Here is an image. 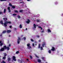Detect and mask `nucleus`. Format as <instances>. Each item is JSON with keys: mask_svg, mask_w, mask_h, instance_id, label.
<instances>
[{"mask_svg": "<svg viewBox=\"0 0 63 63\" xmlns=\"http://www.w3.org/2000/svg\"><path fill=\"white\" fill-rule=\"evenodd\" d=\"M6 48H7L8 50H9L10 49V48H9V47L8 46L7 47L6 46H4V47L1 48L0 50V51H3L4 50V49H6Z\"/></svg>", "mask_w": 63, "mask_h": 63, "instance_id": "1", "label": "nucleus"}, {"mask_svg": "<svg viewBox=\"0 0 63 63\" xmlns=\"http://www.w3.org/2000/svg\"><path fill=\"white\" fill-rule=\"evenodd\" d=\"M8 23H9V24H11V22L10 21H6L5 22L4 24V26L6 27L7 26V24H8Z\"/></svg>", "mask_w": 63, "mask_h": 63, "instance_id": "2", "label": "nucleus"}, {"mask_svg": "<svg viewBox=\"0 0 63 63\" xmlns=\"http://www.w3.org/2000/svg\"><path fill=\"white\" fill-rule=\"evenodd\" d=\"M38 28H39V29H40L41 30V32L42 33H43L44 32V30H42H42L43 29L42 28V27L40 26H39L38 27Z\"/></svg>", "mask_w": 63, "mask_h": 63, "instance_id": "3", "label": "nucleus"}, {"mask_svg": "<svg viewBox=\"0 0 63 63\" xmlns=\"http://www.w3.org/2000/svg\"><path fill=\"white\" fill-rule=\"evenodd\" d=\"M27 46H28V48H29V49H30V48H31V47L30 46V44H27Z\"/></svg>", "mask_w": 63, "mask_h": 63, "instance_id": "4", "label": "nucleus"}, {"mask_svg": "<svg viewBox=\"0 0 63 63\" xmlns=\"http://www.w3.org/2000/svg\"><path fill=\"white\" fill-rule=\"evenodd\" d=\"M13 60L15 61H16V57L15 56H13Z\"/></svg>", "mask_w": 63, "mask_h": 63, "instance_id": "5", "label": "nucleus"}, {"mask_svg": "<svg viewBox=\"0 0 63 63\" xmlns=\"http://www.w3.org/2000/svg\"><path fill=\"white\" fill-rule=\"evenodd\" d=\"M33 26L34 27L33 28V30H35V29L36 28V25L35 24H33Z\"/></svg>", "mask_w": 63, "mask_h": 63, "instance_id": "6", "label": "nucleus"}, {"mask_svg": "<svg viewBox=\"0 0 63 63\" xmlns=\"http://www.w3.org/2000/svg\"><path fill=\"white\" fill-rule=\"evenodd\" d=\"M27 20L28 21H26V22L27 23H28V24L29 23V22H30V20L29 19H28Z\"/></svg>", "mask_w": 63, "mask_h": 63, "instance_id": "7", "label": "nucleus"}, {"mask_svg": "<svg viewBox=\"0 0 63 63\" xmlns=\"http://www.w3.org/2000/svg\"><path fill=\"white\" fill-rule=\"evenodd\" d=\"M20 38L19 37L18 38V41H17L18 44L19 43V41H20Z\"/></svg>", "mask_w": 63, "mask_h": 63, "instance_id": "8", "label": "nucleus"}, {"mask_svg": "<svg viewBox=\"0 0 63 63\" xmlns=\"http://www.w3.org/2000/svg\"><path fill=\"white\" fill-rule=\"evenodd\" d=\"M47 31L48 32H50V33H51V31L49 29H47Z\"/></svg>", "mask_w": 63, "mask_h": 63, "instance_id": "9", "label": "nucleus"}, {"mask_svg": "<svg viewBox=\"0 0 63 63\" xmlns=\"http://www.w3.org/2000/svg\"><path fill=\"white\" fill-rule=\"evenodd\" d=\"M3 45V43L1 41H0V46H2Z\"/></svg>", "mask_w": 63, "mask_h": 63, "instance_id": "10", "label": "nucleus"}, {"mask_svg": "<svg viewBox=\"0 0 63 63\" xmlns=\"http://www.w3.org/2000/svg\"><path fill=\"white\" fill-rule=\"evenodd\" d=\"M46 45V43L45 42H44L43 43L42 45V46L43 47H44V46H45Z\"/></svg>", "mask_w": 63, "mask_h": 63, "instance_id": "11", "label": "nucleus"}, {"mask_svg": "<svg viewBox=\"0 0 63 63\" xmlns=\"http://www.w3.org/2000/svg\"><path fill=\"white\" fill-rule=\"evenodd\" d=\"M51 50H52V51H54V50H55V48L54 47H53L51 49Z\"/></svg>", "mask_w": 63, "mask_h": 63, "instance_id": "12", "label": "nucleus"}, {"mask_svg": "<svg viewBox=\"0 0 63 63\" xmlns=\"http://www.w3.org/2000/svg\"><path fill=\"white\" fill-rule=\"evenodd\" d=\"M11 32V31L10 30H8L7 31V33H10Z\"/></svg>", "mask_w": 63, "mask_h": 63, "instance_id": "13", "label": "nucleus"}, {"mask_svg": "<svg viewBox=\"0 0 63 63\" xmlns=\"http://www.w3.org/2000/svg\"><path fill=\"white\" fill-rule=\"evenodd\" d=\"M8 10L9 12H11V11H10V8L9 7H8Z\"/></svg>", "mask_w": 63, "mask_h": 63, "instance_id": "14", "label": "nucleus"}, {"mask_svg": "<svg viewBox=\"0 0 63 63\" xmlns=\"http://www.w3.org/2000/svg\"><path fill=\"white\" fill-rule=\"evenodd\" d=\"M0 23L1 24H2V25H3V21H2L1 20L0 21Z\"/></svg>", "mask_w": 63, "mask_h": 63, "instance_id": "15", "label": "nucleus"}, {"mask_svg": "<svg viewBox=\"0 0 63 63\" xmlns=\"http://www.w3.org/2000/svg\"><path fill=\"white\" fill-rule=\"evenodd\" d=\"M3 19L5 20V21H6V20H7V18H3Z\"/></svg>", "mask_w": 63, "mask_h": 63, "instance_id": "16", "label": "nucleus"}, {"mask_svg": "<svg viewBox=\"0 0 63 63\" xmlns=\"http://www.w3.org/2000/svg\"><path fill=\"white\" fill-rule=\"evenodd\" d=\"M38 62L40 63V62H41V60H40V59H38Z\"/></svg>", "mask_w": 63, "mask_h": 63, "instance_id": "17", "label": "nucleus"}, {"mask_svg": "<svg viewBox=\"0 0 63 63\" xmlns=\"http://www.w3.org/2000/svg\"><path fill=\"white\" fill-rule=\"evenodd\" d=\"M6 31H3L2 33L4 34V33H6Z\"/></svg>", "mask_w": 63, "mask_h": 63, "instance_id": "18", "label": "nucleus"}, {"mask_svg": "<svg viewBox=\"0 0 63 63\" xmlns=\"http://www.w3.org/2000/svg\"><path fill=\"white\" fill-rule=\"evenodd\" d=\"M37 22H40V20H39V19H37L36 20Z\"/></svg>", "mask_w": 63, "mask_h": 63, "instance_id": "19", "label": "nucleus"}, {"mask_svg": "<svg viewBox=\"0 0 63 63\" xmlns=\"http://www.w3.org/2000/svg\"><path fill=\"white\" fill-rule=\"evenodd\" d=\"M20 28H22V25H21V24H20L19 26Z\"/></svg>", "mask_w": 63, "mask_h": 63, "instance_id": "20", "label": "nucleus"}, {"mask_svg": "<svg viewBox=\"0 0 63 63\" xmlns=\"http://www.w3.org/2000/svg\"><path fill=\"white\" fill-rule=\"evenodd\" d=\"M48 52L50 54L51 53V50H49V51H48Z\"/></svg>", "mask_w": 63, "mask_h": 63, "instance_id": "21", "label": "nucleus"}, {"mask_svg": "<svg viewBox=\"0 0 63 63\" xmlns=\"http://www.w3.org/2000/svg\"><path fill=\"white\" fill-rule=\"evenodd\" d=\"M55 5H57V4H58V2H55Z\"/></svg>", "mask_w": 63, "mask_h": 63, "instance_id": "22", "label": "nucleus"}, {"mask_svg": "<svg viewBox=\"0 0 63 63\" xmlns=\"http://www.w3.org/2000/svg\"><path fill=\"white\" fill-rule=\"evenodd\" d=\"M38 48H40V44H39L38 45Z\"/></svg>", "mask_w": 63, "mask_h": 63, "instance_id": "23", "label": "nucleus"}, {"mask_svg": "<svg viewBox=\"0 0 63 63\" xmlns=\"http://www.w3.org/2000/svg\"><path fill=\"white\" fill-rule=\"evenodd\" d=\"M6 9H4V13H6Z\"/></svg>", "mask_w": 63, "mask_h": 63, "instance_id": "24", "label": "nucleus"}, {"mask_svg": "<svg viewBox=\"0 0 63 63\" xmlns=\"http://www.w3.org/2000/svg\"><path fill=\"white\" fill-rule=\"evenodd\" d=\"M16 54H18V53H19V51H17L16 53Z\"/></svg>", "mask_w": 63, "mask_h": 63, "instance_id": "25", "label": "nucleus"}, {"mask_svg": "<svg viewBox=\"0 0 63 63\" xmlns=\"http://www.w3.org/2000/svg\"><path fill=\"white\" fill-rule=\"evenodd\" d=\"M8 61H10V60H11V58H8Z\"/></svg>", "mask_w": 63, "mask_h": 63, "instance_id": "26", "label": "nucleus"}, {"mask_svg": "<svg viewBox=\"0 0 63 63\" xmlns=\"http://www.w3.org/2000/svg\"><path fill=\"white\" fill-rule=\"evenodd\" d=\"M18 18L19 19L20 18V16H19V15H18Z\"/></svg>", "mask_w": 63, "mask_h": 63, "instance_id": "27", "label": "nucleus"}, {"mask_svg": "<svg viewBox=\"0 0 63 63\" xmlns=\"http://www.w3.org/2000/svg\"><path fill=\"white\" fill-rule=\"evenodd\" d=\"M0 1H6V0H0Z\"/></svg>", "mask_w": 63, "mask_h": 63, "instance_id": "28", "label": "nucleus"}, {"mask_svg": "<svg viewBox=\"0 0 63 63\" xmlns=\"http://www.w3.org/2000/svg\"><path fill=\"white\" fill-rule=\"evenodd\" d=\"M9 6H11V7H12V6H13L12 5V4H11L10 3L9 4Z\"/></svg>", "mask_w": 63, "mask_h": 63, "instance_id": "29", "label": "nucleus"}, {"mask_svg": "<svg viewBox=\"0 0 63 63\" xmlns=\"http://www.w3.org/2000/svg\"><path fill=\"white\" fill-rule=\"evenodd\" d=\"M35 45L36 46L37 45V44H37V42L35 41Z\"/></svg>", "mask_w": 63, "mask_h": 63, "instance_id": "30", "label": "nucleus"}, {"mask_svg": "<svg viewBox=\"0 0 63 63\" xmlns=\"http://www.w3.org/2000/svg\"><path fill=\"white\" fill-rule=\"evenodd\" d=\"M12 8H13V9H15V7L14 6H12Z\"/></svg>", "mask_w": 63, "mask_h": 63, "instance_id": "31", "label": "nucleus"}, {"mask_svg": "<svg viewBox=\"0 0 63 63\" xmlns=\"http://www.w3.org/2000/svg\"><path fill=\"white\" fill-rule=\"evenodd\" d=\"M42 59L43 60H44V59H45V58H44V57H42Z\"/></svg>", "mask_w": 63, "mask_h": 63, "instance_id": "32", "label": "nucleus"}, {"mask_svg": "<svg viewBox=\"0 0 63 63\" xmlns=\"http://www.w3.org/2000/svg\"><path fill=\"white\" fill-rule=\"evenodd\" d=\"M40 49L41 50H42L43 49V47H40Z\"/></svg>", "mask_w": 63, "mask_h": 63, "instance_id": "33", "label": "nucleus"}, {"mask_svg": "<svg viewBox=\"0 0 63 63\" xmlns=\"http://www.w3.org/2000/svg\"><path fill=\"white\" fill-rule=\"evenodd\" d=\"M4 55L5 56H6V55H7V54H6V53H4Z\"/></svg>", "mask_w": 63, "mask_h": 63, "instance_id": "34", "label": "nucleus"}, {"mask_svg": "<svg viewBox=\"0 0 63 63\" xmlns=\"http://www.w3.org/2000/svg\"><path fill=\"white\" fill-rule=\"evenodd\" d=\"M30 57L31 58V59H32V56H30Z\"/></svg>", "mask_w": 63, "mask_h": 63, "instance_id": "35", "label": "nucleus"}, {"mask_svg": "<svg viewBox=\"0 0 63 63\" xmlns=\"http://www.w3.org/2000/svg\"><path fill=\"white\" fill-rule=\"evenodd\" d=\"M16 14H14L13 15V16H16Z\"/></svg>", "mask_w": 63, "mask_h": 63, "instance_id": "36", "label": "nucleus"}, {"mask_svg": "<svg viewBox=\"0 0 63 63\" xmlns=\"http://www.w3.org/2000/svg\"><path fill=\"white\" fill-rule=\"evenodd\" d=\"M31 40L32 42H34V40L32 39H31Z\"/></svg>", "mask_w": 63, "mask_h": 63, "instance_id": "37", "label": "nucleus"}, {"mask_svg": "<svg viewBox=\"0 0 63 63\" xmlns=\"http://www.w3.org/2000/svg\"><path fill=\"white\" fill-rule=\"evenodd\" d=\"M15 12H16V13H18V11L17 10L15 11Z\"/></svg>", "mask_w": 63, "mask_h": 63, "instance_id": "38", "label": "nucleus"}, {"mask_svg": "<svg viewBox=\"0 0 63 63\" xmlns=\"http://www.w3.org/2000/svg\"><path fill=\"white\" fill-rule=\"evenodd\" d=\"M23 11V10H20V12H22Z\"/></svg>", "mask_w": 63, "mask_h": 63, "instance_id": "39", "label": "nucleus"}, {"mask_svg": "<svg viewBox=\"0 0 63 63\" xmlns=\"http://www.w3.org/2000/svg\"><path fill=\"white\" fill-rule=\"evenodd\" d=\"M36 37H37V38H39L40 37V36L39 35H37V36H36Z\"/></svg>", "mask_w": 63, "mask_h": 63, "instance_id": "40", "label": "nucleus"}, {"mask_svg": "<svg viewBox=\"0 0 63 63\" xmlns=\"http://www.w3.org/2000/svg\"><path fill=\"white\" fill-rule=\"evenodd\" d=\"M6 59V57H3V59Z\"/></svg>", "mask_w": 63, "mask_h": 63, "instance_id": "41", "label": "nucleus"}, {"mask_svg": "<svg viewBox=\"0 0 63 63\" xmlns=\"http://www.w3.org/2000/svg\"><path fill=\"white\" fill-rule=\"evenodd\" d=\"M37 16L39 17V16H40V14H38L37 15Z\"/></svg>", "mask_w": 63, "mask_h": 63, "instance_id": "42", "label": "nucleus"}, {"mask_svg": "<svg viewBox=\"0 0 63 63\" xmlns=\"http://www.w3.org/2000/svg\"><path fill=\"white\" fill-rule=\"evenodd\" d=\"M35 55L36 57H37V58H38V57L37 56L36 54H35Z\"/></svg>", "mask_w": 63, "mask_h": 63, "instance_id": "43", "label": "nucleus"}, {"mask_svg": "<svg viewBox=\"0 0 63 63\" xmlns=\"http://www.w3.org/2000/svg\"><path fill=\"white\" fill-rule=\"evenodd\" d=\"M2 63H6V62H5L4 61H2Z\"/></svg>", "mask_w": 63, "mask_h": 63, "instance_id": "44", "label": "nucleus"}, {"mask_svg": "<svg viewBox=\"0 0 63 63\" xmlns=\"http://www.w3.org/2000/svg\"><path fill=\"white\" fill-rule=\"evenodd\" d=\"M23 39L24 40H25V39H26V38H25V37H24Z\"/></svg>", "mask_w": 63, "mask_h": 63, "instance_id": "45", "label": "nucleus"}, {"mask_svg": "<svg viewBox=\"0 0 63 63\" xmlns=\"http://www.w3.org/2000/svg\"><path fill=\"white\" fill-rule=\"evenodd\" d=\"M12 26H9V27L10 28H12Z\"/></svg>", "mask_w": 63, "mask_h": 63, "instance_id": "46", "label": "nucleus"}, {"mask_svg": "<svg viewBox=\"0 0 63 63\" xmlns=\"http://www.w3.org/2000/svg\"><path fill=\"white\" fill-rule=\"evenodd\" d=\"M18 62H20V60L18 59Z\"/></svg>", "mask_w": 63, "mask_h": 63, "instance_id": "47", "label": "nucleus"}, {"mask_svg": "<svg viewBox=\"0 0 63 63\" xmlns=\"http://www.w3.org/2000/svg\"><path fill=\"white\" fill-rule=\"evenodd\" d=\"M32 46H33V47H34V43L32 44Z\"/></svg>", "mask_w": 63, "mask_h": 63, "instance_id": "48", "label": "nucleus"}, {"mask_svg": "<svg viewBox=\"0 0 63 63\" xmlns=\"http://www.w3.org/2000/svg\"><path fill=\"white\" fill-rule=\"evenodd\" d=\"M2 14V12H0V14Z\"/></svg>", "mask_w": 63, "mask_h": 63, "instance_id": "49", "label": "nucleus"}, {"mask_svg": "<svg viewBox=\"0 0 63 63\" xmlns=\"http://www.w3.org/2000/svg\"><path fill=\"white\" fill-rule=\"evenodd\" d=\"M27 1H31V0H27Z\"/></svg>", "mask_w": 63, "mask_h": 63, "instance_id": "50", "label": "nucleus"}, {"mask_svg": "<svg viewBox=\"0 0 63 63\" xmlns=\"http://www.w3.org/2000/svg\"><path fill=\"white\" fill-rule=\"evenodd\" d=\"M38 42H41V40H39V41H38Z\"/></svg>", "mask_w": 63, "mask_h": 63, "instance_id": "51", "label": "nucleus"}, {"mask_svg": "<svg viewBox=\"0 0 63 63\" xmlns=\"http://www.w3.org/2000/svg\"><path fill=\"white\" fill-rule=\"evenodd\" d=\"M10 46H11V45L9 44L8 46V47H10Z\"/></svg>", "mask_w": 63, "mask_h": 63, "instance_id": "52", "label": "nucleus"}, {"mask_svg": "<svg viewBox=\"0 0 63 63\" xmlns=\"http://www.w3.org/2000/svg\"><path fill=\"white\" fill-rule=\"evenodd\" d=\"M62 16H63V14H62Z\"/></svg>", "mask_w": 63, "mask_h": 63, "instance_id": "53", "label": "nucleus"}, {"mask_svg": "<svg viewBox=\"0 0 63 63\" xmlns=\"http://www.w3.org/2000/svg\"><path fill=\"white\" fill-rule=\"evenodd\" d=\"M26 30H27V28H26Z\"/></svg>", "mask_w": 63, "mask_h": 63, "instance_id": "54", "label": "nucleus"}, {"mask_svg": "<svg viewBox=\"0 0 63 63\" xmlns=\"http://www.w3.org/2000/svg\"><path fill=\"white\" fill-rule=\"evenodd\" d=\"M20 3H22V2H20Z\"/></svg>", "mask_w": 63, "mask_h": 63, "instance_id": "55", "label": "nucleus"}, {"mask_svg": "<svg viewBox=\"0 0 63 63\" xmlns=\"http://www.w3.org/2000/svg\"><path fill=\"white\" fill-rule=\"evenodd\" d=\"M23 6V4L22 5V6Z\"/></svg>", "mask_w": 63, "mask_h": 63, "instance_id": "56", "label": "nucleus"}, {"mask_svg": "<svg viewBox=\"0 0 63 63\" xmlns=\"http://www.w3.org/2000/svg\"><path fill=\"white\" fill-rule=\"evenodd\" d=\"M27 60H28V59H27Z\"/></svg>", "mask_w": 63, "mask_h": 63, "instance_id": "57", "label": "nucleus"}, {"mask_svg": "<svg viewBox=\"0 0 63 63\" xmlns=\"http://www.w3.org/2000/svg\"><path fill=\"white\" fill-rule=\"evenodd\" d=\"M19 1H21V0H19Z\"/></svg>", "mask_w": 63, "mask_h": 63, "instance_id": "58", "label": "nucleus"}, {"mask_svg": "<svg viewBox=\"0 0 63 63\" xmlns=\"http://www.w3.org/2000/svg\"><path fill=\"white\" fill-rule=\"evenodd\" d=\"M9 37H10V35H9Z\"/></svg>", "mask_w": 63, "mask_h": 63, "instance_id": "59", "label": "nucleus"}, {"mask_svg": "<svg viewBox=\"0 0 63 63\" xmlns=\"http://www.w3.org/2000/svg\"><path fill=\"white\" fill-rule=\"evenodd\" d=\"M46 63H47L46 62Z\"/></svg>", "mask_w": 63, "mask_h": 63, "instance_id": "60", "label": "nucleus"}]
</instances>
